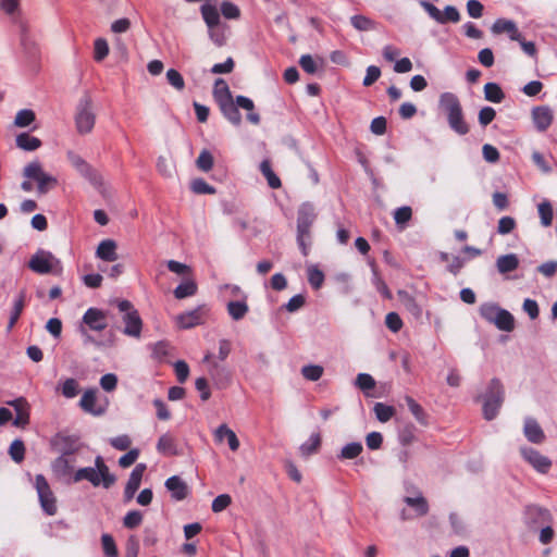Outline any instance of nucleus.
<instances>
[{
	"mask_svg": "<svg viewBox=\"0 0 557 557\" xmlns=\"http://www.w3.org/2000/svg\"><path fill=\"white\" fill-rule=\"evenodd\" d=\"M483 158L490 163H496L499 160V151L490 144H485L482 148Z\"/></svg>",
	"mask_w": 557,
	"mask_h": 557,
	"instance_id": "nucleus-62",
	"label": "nucleus"
},
{
	"mask_svg": "<svg viewBox=\"0 0 557 557\" xmlns=\"http://www.w3.org/2000/svg\"><path fill=\"white\" fill-rule=\"evenodd\" d=\"M438 107L446 115V119L462 111L459 98L453 92H443L440 96Z\"/></svg>",
	"mask_w": 557,
	"mask_h": 557,
	"instance_id": "nucleus-18",
	"label": "nucleus"
},
{
	"mask_svg": "<svg viewBox=\"0 0 557 557\" xmlns=\"http://www.w3.org/2000/svg\"><path fill=\"white\" fill-rule=\"evenodd\" d=\"M520 454L539 473L546 474L552 468V460L534 448L521 447Z\"/></svg>",
	"mask_w": 557,
	"mask_h": 557,
	"instance_id": "nucleus-11",
	"label": "nucleus"
},
{
	"mask_svg": "<svg viewBox=\"0 0 557 557\" xmlns=\"http://www.w3.org/2000/svg\"><path fill=\"white\" fill-rule=\"evenodd\" d=\"M98 258L112 262L117 259L116 244L112 239L102 240L96 251Z\"/></svg>",
	"mask_w": 557,
	"mask_h": 557,
	"instance_id": "nucleus-25",
	"label": "nucleus"
},
{
	"mask_svg": "<svg viewBox=\"0 0 557 557\" xmlns=\"http://www.w3.org/2000/svg\"><path fill=\"white\" fill-rule=\"evenodd\" d=\"M166 79L170 85H172L175 89L182 90L185 87V82L181 73L174 69H170L166 72Z\"/></svg>",
	"mask_w": 557,
	"mask_h": 557,
	"instance_id": "nucleus-56",
	"label": "nucleus"
},
{
	"mask_svg": "<svg viewBox=\"0 0 557 557\" xmlns=\"http://www.w3.org/2000/svg\"><path fill=\"white\" fill-rule=\"evenodd\" d=\"M411 216L412 209L410 207H401L394 212L395 222L400 228L405 226V224L411 219Z\"/></svg>",
	"mask_w": 557,
	"mask_h": 557,
	"instance_id": "nucleus-51",
	"label": "nucleus"
},
{
	"mask_svg": "<svg viewBox=\"0 0 557 557\" xmlns=\"http://www.w3.org/2000/svg\"><path fill=\"white\" fill-rule=\"evenodd\" d=\"M321 444V437L319 434H312L308 442L304 443L300 446V453L304 456H309L315 453Z\"/></svg>",
	"mask_w": 557,
	"mask_h": 557,
	"instance_id": "nucleus-50",
	"label": "nucleus"
},
{
	"mask_svg": "<svg viewBox=\"0 0 557 557\" xmlns=\"http://www.w3.org/2000/svg\"><path fill=\"white\" fill-rule=\"evenodd\" d=\"M492 30L495 34L507 33L511 40H520L521 34L518 30L516 24L512 21L498 18L492 26Z\"/></svg>",
	"mask_w": 557,
	"mask_h": 557,
	"instance_id": "nucleus-22",
	"label": "nucleus"
},
{
	"mask_svg": "<svg viewBox=\"0 0 557 557\" xmlns=\"http://www.w3.org/2000/svg\"><path fill=\"white\" fill-rule=\"evenodd\" d=\"M373 411L376 419L382 423L389 421L395 414V408L383 403H376L373 407Z\"/></svg>",
	"mask_w": 557,
	"mask_h": 557,
	"instance_id": "nucleus-40",
	"label": "nucleus"
},
{
	"mask_svg": "<svg viewBox=\"0 0 557 557\" xmlns=\"http://www.w3.org/2000/svg\"><path fill=\"white\" fill-rule=\"evenodd\" d=\"M214 441L218 444H222L224 441L227 442L228 448L232 451H237L240 443L236 435V433L226 424L222 423L220 424L214 431H213Z\"/></svg>",
	"mask_w": 557,
	"mask_h": 557,
	"instance_id": "nucleus-17",
	"label": "nucleus"
},
{
	"mask_svg": "<svg viewBox=\"0 0 557 557\" xmlns=\"http://www.w3.org/2000/svg\"><path fill=\"white\" fill-rule=\"evenodd\" d=\"M9 454L15 462H17V463L22 462L25 457V446H24L23 441H21V440L13 441L10 445Z\"/></svg>",
	"mask_w": 557,
	"mask_h": 557,
	"instance_id": "nucleus-48",
	"label": "nucleus"
},
{
	"mask_svg": "<svg viewBox=\"0 0 557 557\" xmlns=\"http://www.w3.org/2000/svg\"><path fill=\"white\" fill-rule=\"evenodd\" d=\"M324 369L318 364H308L302 367L301 374L308 381H318L323 375Z\"/></svg>",
	"mask_w": 557,
	"mask_h": 557,
	"instance_id": "nucleus-47",
	"label": "nucleus"
},
{
	"mask_svg": "<svg viewBox=\"0 0 557 557\" xmlns=\"http://www.w3.org/2000/svg\"><path fill=\"white\" fill-rule=\"evenodd\" d=\"M209 313L206 306H199L190 311L181 313L175 317V323L180 329H191L205 323Z\"/></svg>",
	"mask_w": 557,
	"mask_h": 557,
	"instance_id": "nucleus-10",
	"label": "nucleus"
},
{
	"mask_svg": "<svg viewBox=\"0 0 557 557\" xmlns=\"http://www.w3.org/2000/svg\"><path fill=\"white\" fill-rule=\"evenodd\" d=\"M102 548L107 557H116L117 548L113 537L110 534H102L101 536Z\"/></svg>",
	"mask_w": 557,
	"mask_h": 557,
	"instance_id": "nucleus-52",
	"label": "nucleus"
},
{
	"mask_svg": "<svg viewBox=\"0 0 557 557\" xmlns=\"http://www.w3.org/2000/svg\"><path fill=\"white\" fill-rule=\"evenodd\" d=\"M260 171L261 173L264 175V177L267 178L268 181V184L271 188H280L281 187V181L280 178L275 175V173L272 171L271 169V164L269 162V160H263L260 164Z\"/></svg>",
	"mask_w": 557,
	"mask_h": 557,
	"instance_id": "nucleus-42",
	"label": "nucleus"
},
{
	"mask_svg": "<svg viewBox=\"0 0 557 557\" xmlns=\"http://www.w3.org/2000/svg\"><path fill=\"white\" fill-rule=\"evenodd\" d=\"M516 227V221L511 216H503L498 221L497 232L502 235L509 234Z\"/></svg>",
	"mask_w": 557,
	"mask_h": 557,
	"instance_id": "nucleus-59",
	"label": "nucleus"
},
{
	"mask_svg": "<svg viewBox=\"0 0 557 557\" xmlns=\"http://www.w3.org/2000/svg\"><path fill=\"white\" fill-rule=\"evenodd\" d=\"M356 385L362 391H368L374 388L375 381L370 374L360 373L356 379Z\"/></svg>",
	"mask_w": 557,
	"mask_h": 557,
	"instance_id": "nucleus-60",
	"label": "nucleus"
},
{
	"mask_svg": "<svg viewBox=\"0 0 557 557\" xmlns=\"http://www.w3.org/2000/svg\"><path fill=\"white\" fill-rule=\"evenodd\" d=\"M504 398L505 391L502 382L498 379H493L483 395V416L486 420H493L497 416Z\"/></svg>",
	"mask_w": 557,
	"mask_h": 557,
	"instance_id": "nucleus-3",
	"label": "nucleus"
},
{
	"mask_svg": "<svg viewBox=\"0 0 557 557\" xmlns=\"http://www.w3.org/2000/svg\"><path fill=\"white\" fill-rule=\"evenodd\" d=\"M83 324L96 332L108 327L107 313L98 308H89L83 315Z\"/></svg>",
	"mask_w": 557,
	"mask_h": 557,
	"instance_id": "nucleus-14",
	"label": "nucleus"
},
{
	"mask_svg": "<svg viewBox=\"0 0 557 557\" xmlns=\"http://www.w3.org/2000/svg\"><path fill=\"white\" fill-rule=\"evenodd\" d=\"M25 306V293L22 292L16 300L14 301L13 309L11 311L8 330L11 331L17 322Z\"/></svg>",
	"mask_w": 557,
	"mask_h": 557,
	"instance_id": "nucleus-38",
	"label": "nucleus"
},
{
	"mask_svg": "<svg viewBox=\"0 0 557 557\" xmlns=\"http://www.w3.org/2000/svg\"><path fill=\"white\" fill-rule=\"evenodd\" d=\"M125 324L123 333L127 336L139 338L141 335L143 321L137 310H133L123 315Z\"/></svg>",
	"mask_w": 557,
	"mask_h": 557,
	"instance_id": "nucleus-19",
	"label": "nucleus"
},
{
	"mask_svg": "<svg viewBox=\"0 0 557 557\" xmlns=\"http://www.w3.org/2000/svg\"><path fill=\"white\" fill-rule=\"evenodd\" d=\"M307 275L309 284L314 288L319 289L324 282L323 272L314 264H310L307 267Z\"/></svg>",
	"mask_w": 557,
	"mask_h": 557,
	"instance_id": "nucleus-39",
	"label": "nucleus"
},
{
	"mask_svg": "<svg viewBox=\"0 0 557 557\" xmlns=\"http://www.w3.org/2000/svg\"><path fill=\"white\" fill-rule=\"evenodd\" d=\"M16 412L13 424L16 428L25 429L29 424L30 406L23 397L16 398L8 403Z\"/></svg>",
	"mask_w": 557,
	"mask_h": 557,
	"instance_id": "nucleus-15",
	"label": "nucleus"
},
{
	"mask_svg": "<svg viewBox=\"0 0 557 557\" xmlns=\"http://www.w3.org/2000/svg\"><path fill=\"white\" fill-rule=\"evenodd\" d=\"M539 215L543 226L548 227L552 225L554 211L549 201L544 200L537 206Z\"/></svg>",
	"mask_w": 557,
	"mask_h": 557,
	"instance_id": "nucleus-37",
	"label": "nucleus"
},
{
	"mask_svg": "<svg viewBox=\"0 0 557 557\" xmlns=\"http://www.w3.org/2000/svg\"><path fill=\"white\" fill-rule=\"evenodd\" d=\"M84 480L90 482L94 486L102 485L104 488H109L114 484L115 476L110 473L103 458L98 456L95 459V467L81 468L75 471L73 482L77 483Z\"/></svg>",
	"mask_w": 557,
	"mask_h": 557,
	"instance_id": "nucleus-1",
	"label": "nucleus"
},
{
	"mask_svg": "<svg viewBox=\"0 0 557 557\" xmlns=\"http://www.w3.org/2000/svg\"><path fill=\"white\" fill-rule=\"evenodd\" d=\"M227 312L235 321L242 320L248 312L246 301H230L227 304Z\"/></svg>",
	"mask_w": 557,
	"mask_h": 557,
	"instance_id": "nucleus-41",
	"label": "nucleus"
},
{
	"mask_svg": "<svg viewBox=\"0 0 557 557\" xmlns=\"http://www.w3.org/2000/svg\"><path fill=\"white\" fill-rule=\"evenodd\" d=\"M523 432L529 442L542 444L545 441V434L536 420L528 418L524 421Z\"/></svg>",
	"mask_w": 557,
	"mask_h": 557,
	"instance_id": "nucleus-21",
	"label": "nucleus"
},
{
	"mask_svg": "<svg viewBox=\"0 0 557 557\" xmlns=\"http://www.w3.org/2000/svg\"><path fill=\"white\" fill-rule=\"evenodd\" d=\"M34 485L42 510L48 516H54L58 511L57 497L46 478L42 474H37Z\"/></svg>",
	"mask_w": 557,
	"mask_h": 557,
	"instance_id": "nucleus-5",
	"label": "nucleus"
},
{
	"mask_svg": "<svg viewBox=\"0 0 557 557\" xmlns=\"http://www.w3.org/2000/svg\"><path fill=\"white\" fill-rule=\"evenodd\" d=\"M406 495L404 496V507L400 511L401 520H411L418 515V493L416 492L414 484L405 482Z\"/></svg>",
	"mask_w": 557,
	"mask_h": 557,
	"instance_id": "nucleus-13",
	"label": "nucleus"
},
{
	"mask_svg": "<svg viewBox=\"0 0 557 557\" xmlns=\"http://www.w3.org/2000/svg\"><path fill=\"white\" fill-rule=\"evenodd\" d=\"M221 13L225 18L230 20H237L240 16L239 8L230 1L221 3Z\"/></svg>",
	"mask_w": 557,
	"mask_h": 557,
	"instance_id": "nucleus-53",
	"label": "nucleus"
},
{
	"mask_svg": "<svg viewBox=\"0 0 557 557\" xmlns=\"http://www.w3.org/2000/svg\"><path fill=\"white\" fill-rule=\"evenodd\" d=\"M157 449L159 453H161L163 455H175L176 454V445H175L174 437L169 433L160 436L158 444H157Z\"/></svg>",
	"mask_w": 557,
	"mask_h": 557,
	"instance_id": "nucleus-35",
	"label": "nucleus"
},
{
	"mask_svg": "<svg viewBox=\"0 0 557 557\" xmlns=\"http://www.w3.org/2000/svg\"><path fill=\"white\" fill-rule=\"evenodd\" d=\"M143 522V515L138 510H132L126 513L123 524L127 529H135Z\"/></svg>",
	"mask_w": 557,
	"mask_h": 557,
	"instance_id": "nucleus-54",
	"label": "nucleus"
},
{
	"mask_svg": "<svg viewBox=\"0 0 557 557\" xmlns=\"http://www.w3.org/2000/svg\"><path fill=\"white\" fill-rule=\"evenodd\" d=\"M350 22L358 30H369L372 28V21L363 15H354Z\"/></svg>",
	"mask_w": 557,
	"mask_h": 557,
	"instance_id": "nucleus-61",
	"label": "nucleus"
},
{
	"mask_svg": "<svg viewBox=\"0 0 557 557\" xmlns=\"http://www.w3.org/2000/svg\"><path fill=\"white\" fill-rule=\"evenodd\" d=\"M495 325L500 331L511 332L515 329L513 315L509 311L503 309L497 314V320L495 322Z\"/></svg>",
	"mask_w": 557,
	"mask_h": 557,
	"instance_id": "nucleus-36",
	"label": "nucleus"
},
{
	"mask_svg": "<svg viewBox=\"0 0 557 557\" xmlns=\"http://www.w3.org/2000/svg\"><path fill=\"white\" fill-rule=\"evenodd\" d=\"M362 445L359 442H352L345 445L339 454L341 459H354L362 453Z\"/></svg>",
	"mask_w": 557,
	"mask_h": 557,
	"instance_id": "nucleus-45",
	"label": "nucleus"
},
{
	"mask_svg": "<svg viewBox=\"0 0 557 557\" xmlns=\"http://www.w3.org/2000/svg\"><path fill=\"white\" fill-rule=\"evenodd\" d=\"M484 97L487 101L500 103L505 99V94L496 83H486L484 85Z\"/></svg>",
	"mask_w": 557,
	"mask_h": 557,
	"instance_id": "nucleus-32",
	"label": "nucleus"
},
{
	"mask_svg": "<svg viewBox=\"0 0 557 557\" xmlns=\"http://www.w3.org/2000/svg\"><path fill=\"white\" fill-rule=\"evenodd\" d=\"M196 164H197L198 169L203 172L210 171L213 166L212 154L208 150L201 151L196 161Z\"/></svg>",
	"mask_w": 557,
	"mask_h": 557,
	"instance_id": "nucleus-55",
	"label": "nucleus"
},
{
	"mask_svg": "<svg viewBox=\"0 0 557 557\" xmlns=\"http://www.w3.org/2000/svg\"><path fill=\"white\" fill-rule=\"evenodd\" d=\"M527 516L533 524H548L552 522V513L549 510L539 506L528 507Z\"/></svg>",
	"mask_w": 557,
	"mask_h": 557,
	"instance_id": "nucleus-24",
	"label": "nucleus"
},
{
	"mask_svg": "<svg viewBox=\"0 0 557 557\" xmlns=\"http://www.w3.org/2000/svg\"><path fill=\"white\" fill-rule=\"evenodd\" d=\"M165 486L176 500L186 498L188 494V486L180 476L174 475L169 478L165 482Z\"/></svg>",
	"mask_w": 557,
	"mask_h": 557,
	"instance_id": "nucleus-23",
	"label": "nucleus"
},
{
	"mask_svg": "<svg viewBox=\"0 0 557 557\" xmlns=\"http://www.w3.org/2000/svg\"><path fill=\"white\" fill-rule=\"evenodd\" d=\"M223 115L234 125H239L242 122V115L237 109V107H240L247 111H252L255 108V104L252 100L245 96H237L236 103L234 100H230L226 102H223L219 104Z\"/></svg>",
	"mask_w": 557,
	"mask_h": 557,
	"instance_id": "nucleus-8",
	"label": "nucleus"
},
{
	"mask_svg": "<svg viewBox=\"0 0 557 557\" xmlns=\"http://www.w3.org/2000/svg\"><path fill=\"white\" fill-rule=\"evenodd\" d=\"M196 293L197 284L194 280L190 278L185 280L174 289V296L177 299H184L186 297L194 296Z\"/></svg>",
	"mask_w": 557,
	"mask_h": 557,
	"instance_id": "nucleus-33",
	"label": "nucleus"
},
{
	"mask_svg": "<svg viewBox=\"0 0 557 557\" xmlns=\"http://www.w3.org/2000/svg\"><path fill=\"white\" fill-rule=\"evenodd\" d=\"M67 159L72 166L75 168L81 175H83L90 182H96L97 175L95 171L79 154L70 151L67 152Z\"/></svg>",
	"mask_w": 557,
	"mask_h": 557,
	"instance_id": "nucleus-20",
	"label": "nucleus"
},
{
	"mask_svg": "<svg viewBox=\"0 0 557 557\" xmlns=\"http://www.w3.org/2000/svg\"><path fill=\"white\" fill-rule=\"evenodd\" d=\"M385 325L388 330L396 333L403 327V320L396 312H389L385 317Z\"/></svg>",
	"mask_w": 557,
	"mask_h": 557,
	"instance_id": "nucleus-58",
	"label": "nucleus"
},
{
	"mask_svg": "<svg viewBox=\"0 0 557 557\" xmlns=\"http://www.w3.org/2000/svg\"><path fill=\"white\" fill-rule=\"evenodd\" d=\"M28 267L38 274H47L51 272H60L62 270L61 262L51 252L38 250L29 260Z\"/></svg>",
	"mask_w": 557,
	"mask_h": 557,
	"instance_id": "nucleus-6",
	"label": "nucleus"
},
{
	"mask_svg": "<svg viewBox=\"0 0 557 557\" xmlns=\"http://www.w3.org/2000/svg\"><path fill=\"white\" fill-rule=\"evenodd\" d=\"M213 97L218 104L233 99L230 87L224 79L219 78L215 81L213 87Z\"/></svg>",
	"mask_w": 557,
	"mask_h": 557,
	"instance_id": "nucleus-28",
	"label": "nucleus"
},
{
	"mask_svg": "<svg viewBox=\"0 0 557 557\" xmlns=\"http://www.w3.org/2000/svg\"><path fill=\"white\" fill-rule=\"evenodd\" d=\"M532 120L539 132H545L553 124V110L547 106L534 107L532 109Z\"/></svg>",
	"mask_w": 557,
	"mask_h": 557,
	"instance_id": "nucleus-16",
	"label": "nucleus"
},
{
	"mask_svg": "<svg viewBox=\"0 0 557 557\" xmlns=\"http://www.w3.org/2000/svg\"><path fill=\"white\" fill-rule=\"evenodd\" d=\"M449 127L458 135H466L469 133V124L465 120L463 111L447 119Z\"/></svg>",
	"mask_w": 557,
	"mask_h": 557,
	"instance_id": "nucleus-29",
	"label": "nucleus"
},
{
	"mask_svg": "<svg viewBox=\"0 0 557 557\" xmlns=\"http://www.w3.org/2000/svg\"><path fill=\"white\" fill-rule=\"evenodd\" d=\"M232 499L231 496L227 494H221L218 497H215L212 502V510L214 512H221L226 507L230 506Z\"/></svg>",
	"mask_w": 557,
	"mask_h": 557,
	"instance_id": "nucleus-64",
	"label": "nucleus"
},
{
	"mask_svg": "<svg viewBox=\"0 0 557 557\" xmlns=\"http://www.w3.org/2000/svg\"><path fill=\"white\" fill-rule=\"evenodd\" d=\"M191 190L195 193V194H208V195H212L215 193V189L210 186L206 181H203L202 178H197V180H194L191 182Z\"/></svg>",
	"mask_w": 557,
	"mask_h": 557,
	"instance_id": "nucleus-57",
	"label": "nucleus"
},
{
	"mask_svg": "<svg viewBox=\"0 0 557 557\" xmlns=\"http://www.w3.org/2000/svg\"><path fill=\"white\" fill-rule=\"evenodd\" d=\"M201 15L209 29L215 28L220 23V14L214 5L203 4L201 7Z\"/></svg>",
	"mask_w": 557,
	"mask_h": 557,
	"instance_id": "nucleus-30",
	"label": "nucleus"
},
{
	"mask_svg": "<svg viewBox=\"0 0 557 557\" xmlns=\"http://www.w3.org/2000/svg\"><path fill=\"white\" fill-rule=\"evenodd\" d=\"M79 407L87 413L95 417L102 416L108 408L107 398L100 399L96 388H89L83 393L79 400Z\"/></svg>",
	"mask_w": 557,
	"mask_h": 557,
	"instance_id": "nucleus-9",
	"label": "nucleus"
},
{
	"mask_svg": "<svg viewBox=\"0 0 557 557\" xmlns=\"http://www.w3.org/2000/svg\"><path fill=\"white\" fill-rule=\"evenodd\" d=\"M61 393L66 398H74L79 393V384L75 379H66L61 384Z\"/></svg>",
	"mask_w": 557,
	"mask_h": 557,
	"instance_id": "nucleus-46",
	"label": "nucleus"
},
{
	"mask_svg": "<svg viewBox=\"0 0 557 557\" xmlns=\"http://www.w3.org/2000/svg\"><path fill=\"white\" fill-rule=\"evenodd\" d=\"M109 54V46L104 38H97L94 44V59L102 61Z\"/></svg>",
	"mask_w": 557,
	"mask_h": 557,
	"instance_id": "nucleus-49",
	"label": "nucleus"
},
{
	"mask_svg": "<svg viewBox=\"0 0 557 557\" xmlns=\"http://www.w3.org/2000/svg\"><path fill=\"white\" fill-rule=\"evenodd\" d=\"M315 220L314 208L310 203H304L300 206L298 210L297 218V242L298 245L305 256L308 255L310 245H311V236L310 228Z\"/></svg>",
	"mask_w": 557,
	"mask_h": 557,
	"instance_id": "nucleus-2",
	"label": "nucleus"
},
{
	"mask_svg": "<svg viewBox=\"0 0 557 557\" xmlns=\"http://www.w3.org/2000/svg\"><path fill=\"white\" fill-rule=\"evenodd\" d=\"M96 116L92 111V101L88 95H85L78 102L75 125L79 134L85 135L92 131Z\"/></svg>",
	"mask_w": 557,
	"mask_h": 557,
	"instance_id": "nucleus-4",
	"label": "nucleus"
},
{
	"mask_svg": "<svg viewBox=\"0 0 557 557\" xmlns=\"http://www.w3.org/2000/svg\"><path fill=\"white\" fill-rule=\"evenodd\" d=\"M36 119L35 112L29 109L20 110L14 119V125L16 127H27Z\"/></svg>",
	"mask_w": 557,
	"mask_h": 557,
	"instance_id": "nucleus-43",
	"label": "nucleus"
},
{
	"mask_svg": "<svg viewBox=\"0 0 557 557\" xmlns=\"http://www.w3.org/2000/svg\"><path fill=\"white\" fill-rule=\"evenodd\" d=\"M146 471V465L145 463H138L133 469L129 479L126 483L127 487L138 490L140 486V482L144 475V472Z\"/></svg>",
	"mask_w": 557,
	"mask_h": 557,
	"instance_id": "nucleus-44",
	"label": "nucleus"
},
{
	"mask_svg": "<svg viewBox=\"0 0 557 557\" xmlns=\"http://www.w3.org/2000/svg\"><path fill=\"white\" fill-rule=\"evenodd\" d=\"M502 310L503 309L499 308L496 304L485 302L480 306L479 312H480V315L482 317V319H484L488 323L495 324V322L497 320V314Z\"/></svg>",
	"mask_w": 557,
	"mask_h": 557,
	"instance_id": "nucleus-34",
	"label": "nucleus"
},
{
	"mask_svg": "<svg viewBox=\"0 0 557 557\" xmlns=\"http://www.w3.org/2000/svg\"><path fill=\"white\" fill-rule=\"evenodd\" d=\"M496 267L499 273L506 274L518 269L519 259L515 253L503 255L497 258Z\"/></svg>",
	"mask_w": 557,
	"mask_h": 557,
	"instance_id": "nucleus-26",
	"label": "nucleus"
},
{
	"mask_svg": "<svg viewBox=\"0 0 557 557\" xmlns=\"http://www.w3.org/2000/svg\"><path fill=\"white\" fill-rule=\"evenodd\" d=\"M459 21V11L453 5H447L443 12L441 24H445L447 22L458 23Z\"/></svg>",
	"mask_w": 557,
	"mask_h": 557,
	"instance_id": "nucleus-63",
	"label": "nucleus"
},
{
	"mask_svg": "<svg viewBox=\"0 0 557 557\" xmlns=\"http://www.w3.org/2000/svg\"><path fill=\"white\" fill-rule=\"evenodd\" d=\"M299 65L308 74H314L319 69L324 65V60L321 57L313 58L310 54H304L300 57Z\"/></svg>",
	"mask_w": 557,
	"mask_h": 557,
	"instance_id": "nucleus-27",
	"label": "nucleus"
},
{
	"mask_svg": "<svg viewBox=\"0 0 557 557\" xmlns=\"http://www.w3.org/2000/svg\"><path fill=\"white\" fill-rule=\"evenodd\" d=\"M24 176L37 182L39 194H46L58 184L57 178L46 173L38 161L30 162L24 168Z\"/></svg>",
	"mask_w": 557,
	"mask_h": 557,
	"instance_id": "nucleus-7",
	"label": "nucleus"
},
{
	"mask_svg": "<svg viewBox=\"0 0 557 557\" xmlns=\"http://www.w3.org/2000/svg\"><path fill=\"white\" fill-rule=\"evenodd\" d=\"M16 146L26 151H34L41 146L39 138L22 133L16 136Z\"/></svg>",
	"mask_w": 557,
	"mask_h": 557,
	"instance_id": "nucleus-31",
	"label": "nucleus"
},
{
	"mask_svg": "<svg viewBox=\"0 0 557 557\" xmlns=\"http://www.w3.org/2000/svg\"><path fill=\"white\" fill-rule=\"evenodd\" d=\"M73 454V449H63L61 456L52 461L51 469L57 478H65L73 473L75 462Z\"/></svg>",
	"mask_w": 557,
	"mask_h": 557,
	"instance_id": "nucleus-12",
	"label": "nucleus"
}]
</instances>
